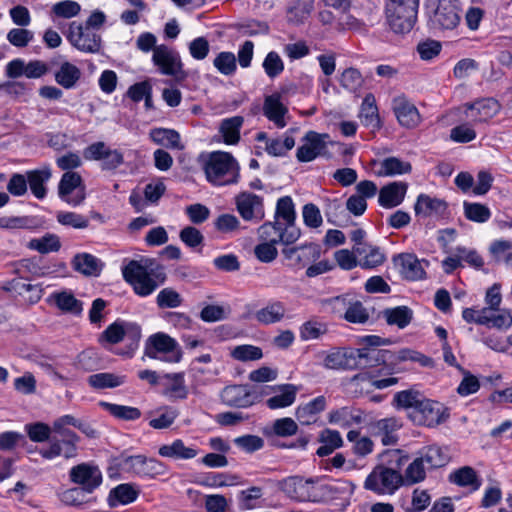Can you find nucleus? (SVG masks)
Returning <instances> with one entry per match:
<instances>
[{"mask_svg": "<svg viewBox=\"0 0 512 512\" xmlns=\"http://www.w3.org/2000/svg\"><path fill=\"white\" fill-rule=\"evenodd\" d=\"M353 352L357 369L381 366L377 371V375H388V377L372 381V386L379 390L386 389L398 383V378L392 375L404 370L400 366L402 362H418L422 367H430L433 365V360L430 357L411 349L391 351L388 349L359 348L353 349Z\"/></svg>", "mask_w": 512, "mask_h": 512, "instance_id": "f257e3e1", "label": "nucleus"}, {"mask_svg": "<svg viewBox=\"0 0 512 512\" xmlns=\"http://www.w3.org/2000/svg\"><path fill=\"white\" fill-rule=\"evenodd\" d=\"M392 403L397 409H408L409 419L417 426L435 428L450 417L448 407L439 401L426 398L414 388L395 393Z\"/></svg>", "mask_w": 512, "mask_h": 512, "instance_id": "f03ea898", "label": "nucleus"}, {"mask_svg": "<svg viewBox=\"0 0 512 512\" xmlns=\"http://www.w3.org/2000/svg\"><path fill=\"white\" fill-rule=\"evenodd\" d=\"M121 270L125 282L140 297L150 296L167 279L164 266L154 258L130 260Z\"/></svg>", "mask_w": 512, "mask_h": 512, "instance_id": "7ed1b4c3", "label": "nucleus"}, {"mask_svg": "<svg viewBox=\"0 0 512 512\" xmlns=\"http://www.w3.org/2000/svg\"><path fill=\"white\" fill-rule=\"evenodd\" d=\"M203 170L213 186L237 184L240 179V166L229 152H211L203 161Z\"/></svg>", "mask_w": 512, "mask_h": 512, "instance_id": "20e7f679", "label": "nucleus"}, {"mask_svg": "<svg viewBox=\"0 0 512 512\" xmlns=\"http://www.w3.org/2000/svg\"><path fill=\"white\" fill-rule=\"evenodd\" d=\"M420 0H385L388 27L395 34L409 33L417 22Z\"/></svg>", "mask_w": 512, "mask_h": 512, "instance_id": "39448f33", "label": "nucleus"}, {"mask_svg": "<svg viewBox=\"0 0 512 512\" xmlns=\"http://www.w3.org/2000/svg\"><path fill=\"white\" fill-rule=\"evenodd\" d=\"M429 25L434 30H452L460 23L457 0H427Z\"/></svg>", "mask_w": 512, "mask_h": 512, "instance_id": "423d86ee", "label": "nucleus"}, {"mask_svg": "<svg viewBox=\"0 0 512 512\" xmlns=\"http://www.w3.org/2000/svg\"><path fill=\"white\" fill-rule=\"evenodd\" d=\"M118 466L122 471L143 479H155L168 471L165 463L143 454L121 456Z\"/></svg>", "mask_w": 512, "mask_h": 512, "instance_id": "0eeeda50", "label": "nucleus"}, {"mask_svg": "<svg viewBox=\"0 0 512 512\" xmlns=\"http://www.w3.org/2000/svg\"><path fill=\"white\" fill-rule=\"evenodd\" d=\"M144 356L169 363H178L182 358V351L173 337L164 332H157L146 339Z\"/></svg>", "mask_w": 512, "mask_h": 512, "instance_id": "6e6552de", "label": "nucleus"}, {"mask_svg": "<svg viewBox=\"0 0 512 512\" xmlns=\"http://www.w3.org/2000/svg\"><path fill=\"white\" fill-rule=\"evenodd\" d=\"M277 487L287 498L296 502H318L321 498L312 478L289 476L278 481Z\"/></svg>", "mask_w": 512, "mask_h": 512, "instance_id": "1a4fd4ad", "label": "nucleus"}, {"mask_svg": "<svg viewBox=\"0 0 512 512\" xmlns=\"http://www.w3.org/2000/svg\"><path fill=\"white\" fill-rule=\"evenodd\" d=\"M404 484V478L399 471L377 465L367 476L364 488L376 494H394Z\"/></svg>", "mask_w": 512, "mask_h": 512, "instance_id": "9d476101", "label": "nucleus"}, {"mask_svg": "<svg viewBox=\"0 0 512 512\" xmlns=\"http://www.w3.org/2000/svg\"><path fill=\"white\" fill-rule=\"evenodd\" d=\"M66 37L74 48L83 53L97 54L102 49L101 35L82 23L71 22Z\"/></svg>", "mask_w": 512, "mask_h": 512, "instance_id": "9b49d317", "label": "nucleus"}, {"mask_svg": "<svg viewBox=\"0 0 512 512\" xmlns=\"http://www.w3.org/2000/svg\"><path fill=\"white\" fill-rule=\"evenodd\" d=\"M281 253L287 261L286 266L293 271H299L320 258L321 247L317 243L306 242L297 246H285Z\"/></svg>", "mask_w": 512, "mask_h": 512, "instance_id": "f8f14e48", "label": "nucleus"}, {"mask_svg": "<svg viewBox=\"0 0 512 512\" xmlns=\"http://www.w3.org/2000/svg\"><path fill=\"white\" fill-rule=\"evenodd\" d=\"M152 61L163 75L173 76L177 80H184L187 77L180 54L166 45L155 47Z\"/></svg>", "mask_w": 512, "mask_h": 512, "instance_id": "ddd939ff", "label": "nucleus"}, {"mask_svg": "<svg viewBox=\"0 0 512 512\" xmlns=\"http://www.w3.org/2000/svg\"><path fill=\"white\" fill-rule=\"evenodd\" d=\"M258 237L260 241L269 242L272 244H283L290 246L298 241L301 237L300 228L289 229L285 227L280 221L274 220L263 223L258 228Z\"/></svg>", "mask_w": 512, "mask_h": 512, "instance_id": "4468645a", "label": "nucleus"}, {"mask_svg": "<svg viewBox=\"0 0 512 512\" xmlns=\"http://www.w3.org/2000/svg\"><path fill=\"white\" fill-rule=\"evenodd\" d=\"M69 479L85 493H93L103 481L99 467L90 462H83L69 470Z\"/></svg>", "mask_w": 512, "mask_h": 512, "instance_id": "2eb2a0df", "label": "nucleus"}, {"mask_svg": "<svg viewBox=\"0 0 512 512\" xmlns=\"http://www.w3.org/2000/svg\"><path fill=\"white\" fill-rule=\"evenodd\" d=\"M58 195L69 205H80L86 197L85 186L80 174L74 171L65 172L58 185Z\"/></svg>", "mask_w": 512, "mask_h": 512, "instance_id": "dca6fc26", "label": "nucleus"}, {"mask_svg": "<svg viewBox=\"0 0 512 512\" xmlns=\"http://www.w3.org/2000/svg\"><path fill=\"white\" fill-rule=\"evenodd\" d=\"M327 139L329 135L308 131L302 138L303 144L298 147L296 158L299 162H311L318 156L327 155Z\"/></svg>", "mask_w": 512, "mask_h": 512, "instance_id": "f3484780", "label": "nucleus"}, {"mask_svg": "<svg viewBox=\"0 0 512 512\" xmlns=\"http://www.w3.org/2000/svg\"><path fill=\"white\" fill-rule=\"evenodd\" d=\"M235 205L245 221L258 223L265 216L263 198L259 195L241 192L235 197Z\"/></svg>", "mask_w": 512, "mask_h": 512, "instance_id": "a211bd4d", "label": "nucleus"}, {"mask_svg": "<svg viewBox=\"0 0 512 512\" xmlns=\"http://www.w3.org/2000/svg\"><path fill=\"white\" fill-rule=\"evenodd\" d=\"M87 160H102L103 170H115L124 162L123 153L110 149L104 142H95L84 150Z\"/></svg>", "mask_w": 512, "mask_h": 512, "instance_id": "6ab92c4d", "label": "nucleus"}, {"mask_svg": "<svg viewBox=\"0 0 512 512\" xmlns=\"http://www.w3.org/2000/svg\"><path fill=\"white\" fill-rule=\"evenodd\" d=\"M80 437H58L52 436L49 446L41 448L39 454L47 460L63 456L65 459L75 458L78 455Z\"/></svg>", "mask_w": 512, "mask_h": 512, "instance_id": "aec40b11", "label": "nucleus"}, {"mask_svg": "<svg viewBox=\"0 0 512 512\" xmlns=\"http://www.w3.org/2000/svg\"><path fill=\"white\" fill-rule=\"evenodd\" d=\"M392 110L398 123L404 128H416L422 121L417 107L404 94L392 99Z\"/></svg>", "mask_w": 512, "mask_h": 512, "instance_id": "412c9836", "label": "nucleus"}, {"mask_svg": "<svg viewBox=\"0 0 512 512\" xmlns=\"http://www.w3.org/2000/svg\"><path fill=\"white\" fill-rule=\"evenodd\" d=\"M464 113L474 123L487 122L501 110V104L495 98H482L464 104Z\"/></svg>", "mask_w": 512, "mask_h": 512, "instance_id": "4be33fe9", "label": "nucleus"}, {"mask_svg": "<svg viewBox=\"0 0 512 512\" xmlns=\"http://www.w3.org/2000/svg\"><path fill=\"white\" fill-rule=\"evenodd\" d=\"M353 349L334 347L329 351H322V365L329 370H356L357 364Z\"/></svg>", "mask_w": 512, "mask_h": 512, "instance_id": "5701e85b", "label": "nucleus"}, {"mask_svg": "<svg viewBox=\"0 0 512 512\" xmlns=\"http://www.w3.org/2000/svg\"><path fill=\"white\" fill-rule=\"evenodd\" d=\"M130 337L136 343L141 338V328L137 324L115 321L110 324L101 334L99 341L109 344H118L124 340L125 337Z\"/></svg>", "mask_w": 512, "mask_h": 512, "instance_id": "b1692460", "label": "nucleus"}, {"mask_svg": "<svg viewBox=\"0 0 512 512\" xmlns=\"http://www.w3.org/2000/svg\"><path fill=\"white\" fill-rule=\"evenodd\" d=\"M414 212L416 216L425 218L431 216L442 219L448 218V203L443 199L421 193L414 204Z\"/></svg>", "mask_w": 512, "mask_h": 512, "instance_id": "393cba45", "label": "nucleus"}, {"mask_svg": "<svg viewBox=\"0 0 512 512\" xmlns=\"http://www.w3.org/2000/svg\"><path fill=\"white\" fill-rule=\"evenodd\" d=\"M393 263L406 280L416 281L424 279L426 276L421 261L412 253H402L395 256Z\"/></svg>", "mask_w": 512, "mask_h": 512, "instance_id": "a878e982", "label": "nucleus"}, {"mask_svg": "<svg viewBox=\"0 0 512 512\" xmlns=\"http://www.w3.org/2000/svg\"><path fill=\"white\" fill-rule=\"evenodd\" d=\"M286 312L287 308L284 302L271 299L255 312L254 318L259 324L268 326L283 321L286 318Z\"/></svg>", "mask_w": 512, "mask_h": 512, "instance_id": "bb28decb", "label": "nucleus"}, {"mask_svg": "<svg viewBox=\"0 0 512 512\" xmlns=\"http://www.w3.org/2000/svg\"><path fill=\"white\" fill-rule=\"evenodd\" d=\"M408 185L405 182H392L383 186L379 191L378 203L386 209L400 205L405 198Z\"/></svg>", "mask_w": 512, "mask_h": 512, "instance_id": "cd10ccee", "label": "nucleus"}, {"mask_svg": "<svg viewBox=\"0 0 512 512\" xmlns=\"http://www.w3.org/2000/svg\"><path fill=\"white\" fill-rule=\"evenodd\" d=\"M288 113L287 107L281 102V95L273 93L264 99L263 114L273 122L276 127L284 128L286 126L285 115Z\"/></svg>", "mask_w": 512, "mask_h": 512, "instance_id": "c85d7f7f", "label": "nucleus"}, {"mask_svg": "<svg viewBox=\"0 0 512 512\" xmlns=\"http://www.w3.org/2000/svg\"><path fill=\"white\" fill-rule=\"evenodd\" d=\"M20 297V301L26 305L36 304L42 297L43 289L39 284H30L21 279H12L6 288Z\"/></svg>", "mask_w": 512, "mask_h": 512, "instance_id": "c756f323", "label": "nucleus"}, {"mask_svg": "<svg viewBox=\"0 0 512 512\" xmlns=\"http://www.w3.org/2000/svg\"><path fill=\"white\" fill-rule=\"evenodd\" d=\"M398 421L395 418H384L376 421L370 427L371 434L380 439L384 446L394 445L398 441Z\"/></svg>", "mask_w": 512, "mask_h": 512, "instance_id": "7c9ffc66", "label": "nucleus"}, {"mask_svg": "<svg viewBox=\"0 0 512 512\" xmlns=\"http://www.w3.org/2000/svg\"><path fill=\"white\" fill-rule=\"evenodd\" d=\"M140 494L139 489L133 483H122L112 488L107 496V504L110 508L119 505H128L137 500Z\"/></svg>", "mask_w": 512, "mask_h": 512, "instance_id": "2f4dec72", "label": "nucleus"}, {"mask_svg": "<svg viewBox=\"0 0 512 512\" xmlns=\"http://www.w3.org/2000/svg\"><path fill=\"white\" fill-rule=\"evenodd\" d=\"M327 407L326 397L320 395L308 403L299 405L295 415L301 425H310L317 421L318 415Z\"/></svg>", "mask_w": 512, "mask_h": 512, "instance_id": "473e14b6", "label": "nucleus"}, {"mask_svg": "<svg viewBox=\"0 0 512 512\" xmlns=\"http://www.w3.org/2000/svg\"><path fill=\"white\" fill-rule=\"evenodd\" d=\"M220 396L223 403L231 407L246 408L253 404L250 392L243 385L226 386Z\"/></svg>", "mask_w": 512, "mask_h": 512, "instance_id": "72a5a7b5", "label": "nucleus"}, {"mask_svg": "<svg viewBox=\"0 0 512 512\" xmlns=\"http://www.w3.org/2000/svg\"><path fill=\"white\" fill-rule=\"evenodd\" d=\"M328 421L342 428H348L353 424H360L363 421V412L360 409L344 406L331 410L328 414Z\"/></svg>", "mask_w": 512, "mask_h": 512, "instance_id": "f704fd0d", "label": "nucleus"}, {"mask_svg": "<svg viewBox=\"0 0 512 512\" xmlns=\"http://www.w3.org/2000/svg\"><path fill=\"white\" fill-rule=\"evenodd\" d=\"M158 454L174 460H189L198 455V449L186 446L182 439H176L171 444L160 446Z\"/></svg>", "mask_w": 512, "mask_h": 512, "instance_id": "c9c22d12", "label": "nucleus"}, {"mask_svg": "<svg viewBox=\"0 0 512 512\" xmlns=\"http://www.w3.org/2000/svg\"><path fill=\"white\" fill-rule=\"evenodd\" d=\"M49 301L64 313L80 315L83 311L82 301L78 300L71 291L54 292L50 295Z\"/></svg>", "mask_w": 512, "mask_h": 512, "instance_id": "e433bc0d", "label": "nucleus"}, {"mask_svg": "<svg viewBox=\"0 0 512 512\" xmlns=\"http://www.w3.org/2000/svg\"><path fill=\"white\" fill-rule=\"evenodd\" d=\"M71 265L75 271L85 276H98L103 268L101 260L89 253L76 254Z\"/></svg>", "mask_w": 512, "mask_h": 512, "instance_id": "4c0bfd02", "label": "nucleus"}, {"mask_svg": "<svg viewBox=\"0 0 512 512\" xmlns=\"http://www.w3.org/2000/svg\"><path fill=\"white\" fill-rule=\"evenodd\" d=\"M26 175L31 193L39 200L44 199L47 195L45 184L52 176L50 168L30 170L26 172Z\"/></svg>", "mask_w": 512, "mask_h": 512, "instance_id": "58836bf2", "label": "nucleus"}, {"mask_svg": "<svg viewBox=\"0 0 512 512\" xmlns=\"http://www.w3.org/2000/svg\"><path fill=\"white\" fill-rule=\"evenodd\" d=\"M449 481L459 487H469L471 491H477L482 485L481 478L470 466H463L450 473Z\"/></svg>", "mask_w": 512, "mask_h": 512, "instance_id": "ea45409f", "label": "nucleus"}, {"mask_svg": "<svg viewBox=\"0 0 512 512\" xmlns=\"http://www.w3.org/2000/svg\"><path fill=\"white\" fill-rule=\"evenodd\" d=\"M150 139L157 145L168 149L183 150L180 134L174 129L153 128L149 132Z\"/></svg>", "mask_w": 512, "mask_h": 512, "instance_id": "a19ab883", "label": "nucleus"}, {"mask_svg": "<svg viewBox=\"0 0 512 512\" xmlns=\"http://www.w3.org/2000/svg\"><path fill=\"white\" fill-rule=\"evenodd\" d=\"M127 382L125 375H118L111 372H100L90 375L87 378L88 385L95 390L112 389Z\"/></svg>", "mask_w": 512, "mask_h": 512, "instance_id": "79ce46f5", "label": "nucleus"}, {"mask_svg": "<svg viewBox=\"0 0 512 512\" xmlns=\"http://www.w3.org/2000/svg\"><path fill=\"white\" fill-rule=\"evenodd\" d=\"M81 75V70L76 65L65 61L54 73V78L56 83L64 89H73L80 80Z\"/></svg>", "mask_w": 512, "mask_h": 512, "instance_id": "37998d69", "label": "nucleus"}, {"mask_svg": "<svg viewBox=\"0 0 512 512\" xmlns=\"http://www.w3.org/2000/svg\"><path fill=\"white\" fill-rule=\"evenodd\" d=\"M285 227L292 229L296 226V212L293 200L290 196H283L277 200L274 220L280 221Z\"/></svg>", "mask_w": 512, "mask_h": 512, "instance_id": "c03bdc74", "label": "nucleus"}, {"mask_svg": "<svg viewBox=\"0 0 512 512\" xmlns=\"http://www.w3.org/2000/svg\"><path fill=\"white\" fill-rule=\"evenodd\" d=\"M99 406L112 417L121 421H136L142 415L137 407L114 404L107 401H100Z\"/></svg>", "mask_w": 512, "mask_h": 512, "instance_id": "a18cd8bd", "label": "nucleus"}, {"mask_svg": "<svg viewBox=\"0 0 512 512\" xmlns=\"http://www.w3.org/2000/svg\"><path fill=\"white\" fill-rule=\"evenodd\" d=\"M280 393L266 400L268 408L275 410L291 406L295 400L298 388L293 384H284L279 386Z\"/></svg>", "mask_w": 512, "mask_h": 512, "instance_id": "49530a36", "label": "nucleus"}, {"mask_svg": "<svg viewBox=\"0 0 512 512\" xmlns=\"http://www.w3.org/2000/svg\"><path fill=\"white\" fill-rule=\"evenodd\" d=\"M315 0H294L287 9V19L290 23L301 24L306 21L313 9Z\"/></svg>", "mask_w": 512, "mask_h": 512, "instance_id": "de8ad7c7", "label": "nucleus"}, {"mask_svg": "<svg viewBox=\"0 0 512 512\" xmlns=\"http://www.w3.org/2000/svg\"><path fill=\"white\" fill-rule=\"evenodd\" d=\"M243 123L244 118L242 116H233L222 120L220 132L226 144L235 145L239 142Z\"/></svg>", "mask_w": 512, "mask_h": 512, "instance_id": "09e8293b", "label": "nucleus"}, {"mask_svg": "<svg viewBox=\"0 0 512 512\" xmlns=\"http://www.w3.org/2000/svg\"><path fill=\"white\" fill-rule=\"evenodd\" d=\"M322 445L317 449L316 454L319 457H325L333 453L337 448L342 447L343 439L337 430L324 429L319 437Z\"/></svg>", "mask_w": 512, "mask_h": 512, "instance_id": "8fccbe9b", "label": "nucleus"}, {"mask_svg": "<svg viewBox=\"0 0 512 512\" xmlns=\"http://www.w3.org/2000/svg\"><path fill=\"white\" fill-rule=\"evenodd\" d=\"M164 378L171 381L163 391V394L170 399H186L188 397V388L185 385L183 373H168Z\"/></svg>", "mask_w": 512, "mask_h": 512, "instance_id": "3c124183", "label": "nucleus"}, {"mask_svg": "<svg viewBox=\"0 0 512 512\" xmlns=\"http://www.w3.org/2000/svg\"><path fill=\"white\" fill-rule=\"evenodd\" d=\"M383 316L389 325H396L403 329L407 327L413 318V311L408 306H397L383 311Z\"/></svg>", "mask_w": 512, "mask_h": 512, "instance_id": "603ef678", "label": "nucleus"}, {"mask_svg": "<svg viewBox=\"0 0 512 512\" xmlns=\"http://www.w3.org/2000/svg\"><path fill=\"white\" fill-rule=\"evenodd\" d=\"M328 332L326 323L312 318L305 321L299 328V335L302 341H310L320 339Z\"/></svg>", "mask_w": 512, "mask_h": 512, "instance_id": "864d4df0", "label": "nucleus"}, {"mask_svg": "<svg viewBox=\"0 0 512 512\" xmlns=\"http://www.w3.org/2000/svg\"><path fill=\"white\" fill-rule=\"evenodd\" d=\"M419 454L428 469L442 467L448 461L447 455L438 445L424 447Z\"/></svg>", "mask_w": 512, "mask_h": 512, "instance_id": "5fc2aeb1", "label": "nucleus"}, {"mask_svg": "<svg viewBox=\"0 0 512 512\" xmlns=\"http://www.w3.org/2000/svg\"><path fill=\"white\" fill-rule=\"evenodd\" d=\"M293 131V129H289L285 133V137L283 140H281L280 138L267 140L265 148L266 152L269 155L275 157L285 156L287 152L290 151L295 145V139L292 136Z\"/></svg>", "mask_w": 512, "mask_h": 512, "instance_id": "6e6d98bb", "label": "nucleus"}, {"mask_svg": "<svg viewBox=\"0 0 512 512\" xmlns=\"http://www.w3.org/2000/svg\"><path fill=\"white\" fill-rule=\"evenodd\" d=\"M463 210L466 219L472 222L485 223L491 217L489 207L481 203L464 201Z\"/></svg>", "mask_w": 512, "mask_h": 512, "instance_id": "4d7b16f0", "label": "nucleus"}, {"mask_svg": "<svg viewBox=\"0 0 512 512\" xmlns=\"http://www.w3.org/2000/svg\"><path fill=\"white\" fill-rule=\"evenodd\" d=\"M263 489L258 486H252L239 492L238 504L241 510H252L259 507V501L263 497Z\"/></svg>", "mask_w": 512, "mask_h": 512, "instance_id": "13d9d810", "label": "nucleus"}, {"mask_svg": "<svg viewBox=\"0 0 512 512\" xmlns=\"http://www.w3.org/2000/svg\"><path fill=\"white\" fill-rule=\"evenodd\" d=\"M412 166L409 162L400 160L397 157H388L381 162L380 175L393 176L410 173Z\"/></svg>", "mask_w": 512, "mask_h": 512, "instance_id": "bf43d9fd", "label": "nucleus"}, {"mask_svg": "<svg viewBox=\"0 0 512 512\" xmlns=\"http://www.w3.org/2000/svg\"><path fill=\"white\" fill-rule=\"evenodd\" d=\"M29 247L38 251L41 254H48L50 252H57L61 248L60 239L55 234H46L41 238L32 239Z\"/></svg>", "mask_w": 512, "mask_h": 512, "instance_id": "052dcab7", "label": "nucleus"}, {"mask_svg": "<svg viewBox=\"0 0 512 512\" xmlns=\"http://www.w3.org/2000/svg\"><path fill=\"white\" fill-rule=\"evenodd\" d=\"M380 457V466H384V468L391 469L393 471H399V473H401L402 467L408 461V456L403 454L399 449L386 450Z\"/></svg>", "mask_w": 512, "mask_h": 512, "instance_id": "680f3d73", "label": "nucleus"}, {"mask_svg": "<svg viewBox=\"0 0 512 512\" xmlns=\"http://www.w3.org/2000/svg\"><path fill=\"white\" fill-rule=\"evenodd\" d=\"M183 298L175 289L167 287L162 289L157 297L156 304L160 309H172L181 306Z\"/></svg>", "mask_w": 512, "mask_h": 512, "instance_id": "e2e57ef3", "label": "nucleus"}, {"mask_svg": "<svg viewBox=\"0 0 512 512\" xmlns=\"http://www.w3.org/2000/svg\"><path fill=\"white\" fill-rule=\"evenodd\" d=\"M488 328L509 329L512 326V315L507 310H495L486 314V324Z\"/></svg>", "mask_w": 512, "mask_h": 512, "instance_id": "0e129e2a", "label": "nucleus"}, {"mask_svg": "<svg viewBox=\"0 0 512 512\" xmlns=\"http://www.w3.org/2000/svg\"><path fill=\"white\" fill-rule=\"evenodd\" d=\"M459 371L462 373L463 379L456 389L457 393L462 397H466L478 392L481 387L479 379L463 367H459Z\"/></svg>", "mask_w": 512, "mask_h": 512, "instance_id": "69168bd1", "label": "nucleus"}, {"mask_svg": "<svg viewBox=\"0 0 512 512\" xmlns=\"http://www.w3.org/2000/svg\"><path fill=\"white\" fill-rule=\"evenodd\" d=\"M25 431L29 439L36 443L50 442L51 426L43 422H35L25 425Z\"/></svg>", "mask_w": 512, "mask_h": 512, "instance_id": "338daca9", "label": "nucleus"}, {"mask_svg": "<svg viewBox=\"0 0 512 512\" xmlns=\"http://www.w3.org/2000/svg\"><path fill=\"white\" fill-rule=\"evenodd\" d=\"M236 57L232 52H220L214 59V67L223 75H233L237 69Z\"/></svg>", "mask_w": 512, "mask_h": 512, "instance_id": "774afa93", "label": "nucleus"}]
</instances>
